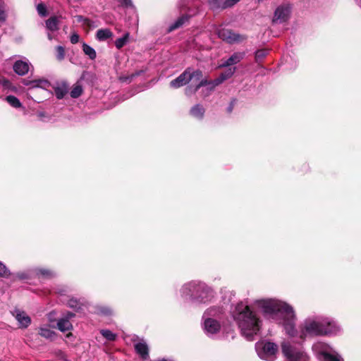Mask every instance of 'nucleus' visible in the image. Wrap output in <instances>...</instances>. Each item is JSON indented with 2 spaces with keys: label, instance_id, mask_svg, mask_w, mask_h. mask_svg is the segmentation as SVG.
Masks as SVG:
<instances>
[{
  "label": "nucleus",
  "instance_id": "f257e3e1",
  "mask_svg": "<svg viewBox=\"0 0 361 361\" xmlns=\"http://www.w3.org/2000/svg\"><path fill=\"white\" fill-rule=\"evenodd\" d=\"M256 303L265 314H276L282 317L286 333L292 337L295 336L296 331L294 328L295 316L292 307L274 299L259 300L256 301Z\"/></svg>",
  "mask_w": 361,
  "mask_h": 361
},
{
  "label": "nucleus",
  "instance_id": "f03ea898",
  "mask_svg": "<svg viewBox=\"0 0 361 361\" xmlns=\"http://www.w3.org/2000/svg\"><path fill=\"white\" fill-rule=\"evenodd\" d=\"M233 318L242 334L247 340H252L253 336L259 330V320L249 306L243 302L238 303L233 312Z\"/></svg>",
  "mask_w": 361,
  "mask_h": 361
},
{
  "label": "nucleus",
  "instance_id": "7ed1b4c3",
  "mask_svg": "<svg viewBox=\"0 0 361 361\" xmlns=\"http://www.w3.org/2000/svg\"><path fill=\"white\" fill-rule=\"evenodd\" d=\"M338 327L328 319H307L301 326L299 337L303 341L307 335L319 336L336 334Z\"/></svg>",
  "mask_w": 361,
  "mask_h": 361
},
{
  "label": "nucleus",
  "instance_id": "20e7f679",
  "mask_svg": "<svg viewBox=\"0 0 361 361\" xmlns=\"http://www.w3.org/2000/svg\"><path fill=\"white\" fill-rule=\"evenodd\" d=\"M182 296L198 302H207L213 298L212 290L201 282L192 281L181 288Z\"/></svg>",
  "mask_w": 361,
  "mask_h": 361
},
{
  "label": "nucleus",
  "instance_id": "39448f33",
  "mask_svg": "<svg viewBox=\"0 0 361 361\" xmlns=\"http://www.w3.org/2000/svg\"><path fill=\"white\" fill-rule=\"evenodd\" d=\"M281 350L288 361H307V355L300 344L295 345L293 342L283 341Z\"/></svg>",
  "mask_w": 361,
  "mask_h": 361
},
{
  "label": "nucleus",
  "instance_id": "423d86ee",
  "mask_svg": "<svg viewBox=\"0 0 361 361\" xmlns=\"http://www.w3.org/2000/svg\"><path fill=\"white\" fill-rule=\"evenodd\" d=\"M256 350L261 359L272 361L276 357L277 345L271 342H258L256 343Z\"/></svg>",
  "mask_w": 361,
  "mask_h": 361
},
{
  "label": "nucleus",
  "instance_id": "0eeeda50",
  "mask_svg": "<svg viewBox=\"0 0 361 361\" xmlns=\"http://www.w3.org/2000/svg\"><path fill=\"white\" fill-rule=\"evenodd\" d=\"M219 312V309L211 308L204 313V328L207 334H214L219 330V323L216 319L209 317L210 316H216Z\"/></svg>",
  "mask_w": 361,
  "mask_h": 361
},
{
  "label": "nucleus",
  "instance_id": "6e6552de",
  "mask_svg": "<svg viewBox=\"0 0 361 361\" xmlns=\"http://www.w3.org/2000/svg\"><path fill=\"white\" fill-rule=\"evenodd\" d=\"M322 348L320 353V360L322 361H343L341 357L336 353L329 349L327 346L322 343H318L314 345V348Z\"/></svg>",
  "mask_w": 361,
  "mask_h": 361
},
{
  "label": "nucleus",
  "instance_id": "1a4fd4ad",
  "mask_svg": "<svg viewBox=\"0 0 361 361\" xmlns=\"http://www.w3.org/2000/svg\"><path fill=\"white\" fill-rule=\"evenodd\" d=\"M290 7L288 5H281L279 6L273 18V22L275 23H282L286 21L290 16Z\"/></svg>",
  "mask_w": 361,
  "mask_h": 361
},
{
  "label": "nucleus",
  "instance_id": "9d476101",
  "mask_svg": "<svg viewBox=\"0 0 361 361\" xmlns=\"http://www.w3.org/2000/svg\"><path fill=\"white\" fill-rule=\"evenodd\" d=\"M218 35L222 40L230 44L238 42L243 39V37L240 35L228 29L222 28L219 30Z\"/></svg>",
  "mask_w": 361,
  "mask_h": 361
},
{
  "label": "nucleus",
  "instance_id": "9b49d317",
  "mask_svg": "<svg viewBox=\"0 0 361 361\" xmlns=\"http://www.w3.org/2000/svg\"><path fill=\"white\" fill-rule=\"evenodd\" d=\"M190 81V68H187L178 78L171 81L170 86L176 89L186 85Z\"/></svg>",
  "mask_w": 361,
  "mask_h": 361
},
{
  "label": "nucleus",
  "instance_id": "f8f14e48",
  "mask_svg": "<svg viewBox=\"0 0 361 361\" xmlns=\"http://www.w3.org/2000/svg\"><path fill=\"white\" fill-rule=\"evenodd\" d=\"M13 315L18 321L20 328H27L31 324L30 317L23 311L16 310L13 311Z\"/></svg>",
  "mask_w": 361,
  "mask_h": 361
},
{
  "label": "nucleus",
  "instance_id": "ddd939ff",
  "mask_svg": "<svg viewBox=\"0 0 361 361\" xmlns=\"http://www.w3.org/2000/svg\"><path fill=\"white\" fill-rule=\"evenodd\" d=\"M240 0H209L210 6L213 8H227L235 5Z\"/></svg>",
  "mask_w": 361,
  "mask_h": 361
},
{
  "label": "nucleus",
  "instance_id": "4468645a",
  "mask_svg": "<svg viewBox=\"0 0 361 361\" xmlns=\"http://www.w3.org/2000/svg\"><path fill=\"white\" fill-rule=\"evenodd\" d=\"M244 57V53L236 52L232 54L228 59L223 61L219 65L220 68L228 67L239 63Z\"/></svg>",
  "mask_w": 361,
  "mask_h": 361
},
{
  "label": "nucleus",
  "instance_id": "2eb2a0df",
  "mask_svg": "<svg viewBox=\"0 0 361 361\" xmlns=\"http://www.w3.org/2000/svg\"><path fill=\"white\" fill-rule=\"evenodd\" d=\"M236 68H229L226 71L222 73L217 78L212 80V88H214L215 87L218 86L219 85L221 84L224 80L230 78L235 72Z\"/></svg>",
  "mask_w": 361,
  "mask_h": 361
},
{
  "label": "nucleus",
  "instance_id": "dca6fc26",
  "mask_svg": "<svg viewBox=\"0 0 361 361\" xmlns=\"http://www.w3.org/2000/svg\"><path fill=\"white\" fill-rule=\"evenodd\" d=\"M13 70L17 74L24 75L29 71V63L27 61H17L13 65Z\"/></svg>",
  "mask_w": 361,
  "mask_h": 361
},
{
  "label": "nucleus",
  "instance_id": "f3484780",
  "mask_svg": "<svg viewBox=\"0 0 361 361\" xmlns=\"http://www.w3.org/2000/svg\"><path fill=\"white\" fill-rule=\"evenodd\" d=\"M208 85L209 92L212 91L214 88H212L213 84L212 81H208L207 80H200V82L195 86V88H192V87H188L185 90V93L188 95H190L192 93H195L197 92L200 87Z\"/></svg>",
  "mask_w": 361,
  "mask_h": 361
},
{
  "label": "nucleus",
  "instance_id": "a211bd4d",
  "mask_svg": "<svg viewBox=\"0 0 361 361\" xmlns=\"http://www.w3.org/2000/svg\"><path fill=\"white\" fill-rule=\"evenodd\" d=\"M24 85H30L31 87H41L43 89H47L50 86V83L47 80L39 79L35 80H24Z\"/></svg>",
  "mask_w": 361,
  "mask_h": 361
},
{
  "label": "nucleus",
  "instance_id": "6ab92c4d",
  "mask_svg": "<svg viewBox=\"0 0 361 361\" xmlns=\"http://www.w3.org/2000/svg\"><path fill=\"white\" fill-rule=\"evenodd\" d=\"M136 352L144 359L148 357V346L144 341H140L135 345Z\"/></svg>",
  "mask_w": 361,
  "mask_h": 361
},
{
  "label": "nucleus",
  "instance_id": "aec40b11",
  "mask_svg": "<svg viewBox=\"0 0 361 361\" xmlns=\"http://www.w3.org/2000/svg\"><path fill=\"white\" fill-rule=\"evenodd\" d=\"M59 18L52 16L46 21V27L50 31H56L59 29Z\"/></svg>",
  "mask_w": 361,
  "mask_h": 361
},
{
  "label": "nucleus",
  "instance_id": "412c9836",
  "mask_svg": "<svg viewBox=\"0 0 361 361\" xmlns=\"http://www.w3.org/2000/svg\"><path fill=\"white\" fill-rule=\"evenodd\" d=\"M113 36L112 32L109 29H99L97 31L96 37L99 41L106 40Z\"/></svg>",
  "mask_w": 361,
  "mask_h": 361
},
{
  "label": "nucleus",
  "instance_id": "4be33fe9",
  "mask_svg": "<svg viewBox=\"0 0 361 361\" xmlns=\"http://www.w3.org/2000/svg\"><path fill=\"white\" fill-rule=\"evenodd\" d=\"M57 326L61 331L65 332L72 328V324L68 318H61L59 319Z\"/></svg>",
  "mask_w": 361,
  "mask_h": 361
},
{
  "label": "nucleus",
  "instance_id": "5701e85b",
  "mask_svg": "<svg viewBox=\"0 0 361 361\" xmlns=\"http://www.w3.org/2000/svg\"><path fill=\"white\" fill-rule=\"evenodd\" d=\"M190 114L195 118H202L204 114V109L201 105L197 104L191 109Z\"/></svg>",
  "mask_w": 361,
  "mask_h": 361
},
{
  "label": "nucleus",
  "instance_id": "b1692460",
  "mask_svg": "<svg viewBox=\"0 0 361 361\" xmlns=\"http://www.w3.org/2000/svg\"><path fill=\"white\" fill-rule=\"evenodd\" d=\"M39 334L47 339H52L55 333L47 327L42 326L39 329Z\"/></svg>",
  "mask_w": 361,
  "mask_h": 361
},
{
  "label": "nucleus",
  "instance_id": "393cba45",
  "mask_svg": "<svg viewBox=\"0 0 361 361\" xmlns=\"http://www.w3.org/2000/svg\"><path fill=\"white\" fill-rule=\"evenodd\" d=\"M82 50L85 55L88 56L90 59L94 60L97 57L95 50L85 43L82 44Z\"/></svg>",
  "mask_w": 361,
  "mask_h": 361
},
{
  "label": "nucleus",
  "instance_id": "a878e982",
  "mask_svg": "<svg viewBox=\"0 0 361 361\" xmlns=\"http://www.w3.org/2000/svg\"><path fill=\"white\" fill-rule=\"evenodd\" d=\"M129 33L126 32L122 37L118 38L115 41V46L118 49H121L123 46H125L128 42L129 39Z\"/></svg>",
  "mask_w": 361,
  "mask_h": 361
},
{
  "label": "nucleus",
  "instance_id": "bb28decb",
  "mask_svg": "<svg viewBox=\"0 0 361 361\" xmlns=\"http://www.w3.org/2000/svg\"><path fill=\"white\" fill-rule=\"evenodd\" d=\"M188 20V17L183 16L180 17L174 23L170 25L169 28V31L171 32L184 24V23Z\"/></svg>",
  "mask_w": 361,
  "mask_h": 361
},
{
  "label": "nucleus",
  "instance_id": "cd10ccee",
  "mask_svg": "<svg viewBox=\"0 0 361 361\" xmlns=\"http://www.w3.org/2000/svg\"><path fill=\"white\" fill-rule=\"evenodd\" d=\"M5 99L11 106L14 108H19L21 106L20 100L15 96H7Z\"/></svg>",
  "mask_w": 361,
  "mask_h": 361
},
{
  "label": "nucleus",
  "instance_id": "c85d7f7f",
  "mask_svg": "<svg viewBox=\"0 0 361 361\" xmlns=\"http://www.w3.org/2000/svg\"><path fill=\"white\" fill-rule=\"evenodd\" d=\"M56 97L59 99H62L67 93V87L66 85L58 86L54 88Z\"/></svg>",
  "mask_w": 361,
  "mask_h": 361
},
{
  "label": "nucleus",
  "instance_id": "c756f323",
  "mask_svg": "<svg viewBox=\"0 0 361 361\" xmlns=\"http://www.w3.org/2000/svg\"><path fill=\"white\" fill-rule=\"evenodd\" d=\"M82 92V87L78 85H75L71 92V97L72 98H78L81 95Z\"/></svg>",
  "mask_w": 361,
  "mask_h": 361
},
{
  "label": "nucleus",
  "instance_id": "7c9ffc66",
  "mask_svg": "<svg viewBox=\"0 0 361 361\" xmlns=\"http://www.w3.org/2000/svg\"><path fill=\"white\" fill-rule=\"evenodd\" d=\"M101 334L108 341H114L116 338V335L109 330H102Z\"/></svg>",
  "mask_w": 361,
  "mask_h": 361
},
{
  "label": "nucleus",
  "instance_id": "2f4dec72",
  "mask_svg": "<svg viewBox=\"0 0 361 361\" xmlns=\"http://www.w3.org/2000/svg\"><path fill=\"white\" fill-rule=\"evenodd\" d=\"M202 78V72L200 70H196L195 71H193L192 73H191L190 71V80L192 79H195L196 80H200Z\"/></svg>",
  "mask_w": 361,
  "mask_h": 361
},
{
  "label": "nucleus",
  "instance_id": "473e14b6",
  "mask_svg": "<svg viewBox=\"0 0 361 361\" xmlns=\"http://www.w3.org/2000/svg\"><path fill=\"white\" fill-rule=\"evenodd\" d=\"M10 275V271L7 267L1 262H0V276L8 277Z\"/></svg>",
  "mask_w": 361,
  "mask_h": 361
},
{
  "label": "nucleus",
  "instance_id": "72a5a7b5",
  "mask_svg": "<svg viewBox=\"0 0 361 361\" xmlns=\"http://www.w3.org/2000/svg\"><path fill=\"white\" fill-rule=\"evenodd\" d=\"M65 51L63 47L58 46L56 47V58L58 60L61 61L64 59Z\"/></svg>",
  "mask_w": 361,
  "mask_h": 361
},
{
  "label": "nucleus",
  "instance_id": "f704fd0d",
  "mask_svg": "<svg viewBox=\"0 0 361 361\" xmlns=\"http://www.w3.org/2000/svg\"><path fill=\"white\" fill-rule=\"evenodd\" d=\"M37 10L38 13L42 16H47V8L44 4H39L37 6Z\"/></svg>",
  "mask_w": 361,
  "mask_h": 361
},
{
  "label": "nucleus",
  "instance_id": "c9c22d12",
  "mask_svg": "<svg viewBox=\"0 0 361 361\" xmlns=\"http://www.w3.org/2000/svg\"><path fill=\"white\" fill-rule=\"evenodd\" d=\"M6 20V13L4 11V4L0 1V25Z\"/></svg>",
  "mask_w": 361,
  "mask_h": 361
},
{
  "label": "nucleus",
  "instance_id": "e433bc0d",
  "mask_svg": "<svg viewBox=\"0 0 361 361\" xmlns=\"http://www.w3.org/2000/svg\"><path fill=\"white\" fill-rule=\"evenodd\" d=\"M267 53L268 52L267 50H264V49L257 50L255 52L256 60L258 61V60L262 59L263 58H264L267 56Z\"/></svg>",
  "mask_w": 361,
  "mask_h": 361
},
{
  "label": "nucleus",
  "instance_id": "4c0bfd02",
  "mask_svg": "<svg viewBox=\"0 0 361 361\" xmlns=\"http://www.w3.org/2000/svg\"><path fill=\"white\" fill-rule=\"evenodd\" d=\"M75 18L78 23H82L84 25H85L87 26L90 25L91 22L88 18H86L83 17L82 16H76Z\"/></svg>",
  "mask_w": 361,
  "mask_h": 361
},
{
  "label": "nucleus",
  "instance_id": "58836bf2",
  "mask_svg": "<svg viewBox=\"0 0 361 361\" xmlns=\"http://www.w3.org/2000/svg\"><path fill=\"white\" fill-rule=\"evenodd\" d=\"M0 85H2L6 89H10L11 84V82L4 78H0Z\"/></svg>",
  "mask_w": 361,
  "mask_h": 361
},
{
  "label": "nucleus",
  "instance_id": "ea45409f",
  "mask_svg": "<svg viewBox=\"0 0 361 361\" xmlns=\"http://www.w3.org/2000/svg\"><path fill=\"white\" fill-rule=\"evenodd\" d=\"M80 37L77 33H73L71 36V42L76 44L79 42Z\"/></svg>",
  "mask_w": 361,
  "mask_h": 361
},
{
  "label": "nucleus",
  "instance_id": "a19ab883",
  "mask_svg": "<svg viewBox=\"0 0 361 361\" xmlns=\"http://www.w3.org/2000/svg\"><path fill=\"white\" fill-rule=\"evenodd\" d=\"M121 4L125 7H133V4L131 0H121Z\"/></svg>",
  "mask_w": 361,
  "mask_h": 361
},
{
  "label": "nucleus",
  "instance_id": "79ce46f5",
  "mask_svg": "<svg viewBox=\"0 0 361 361\" xmlns=\"http://www.w3.org/2000/svg\"><path fill=\"white\" fill-rule=\"evenodd\" d=\"M40 273L42 276H52V273L50 271L46 270V269H42L40 270Z\"/></svg>",
  "mask_w": 361,
  "mask_h": 361
},
{
  "label": "nucleus",
  "instance_id": "37998d69",
  "mask_svg": "<svg viewBox=\"0 0 361 361\" xmlns=\"http://www.w3.org/2000/svg\"><path fill=\"white\" fill-rule=\"evenodd\" d=\"M69 306L71 307H76L77 301L74 300H71L68 303Z\"/></svg>",
  "mask_w": 361,
  "mask_h": 361
},
{
  "label": "nucleus",
  "instance_id": "c03bdc74",
  "mask_svg": "<svg viewBox=\"0 0 361 361\" xmlns=\"http://www.w3.org/2000/svg\"><path fill=\"white\" fill-rule=\"evenodd\" d=\"M74 316V314L72 312H68L64 318H68L69 320L71 318H72Z\"/></svg>",
  "mask_w": 361,
  "mask_h": 361
},
{
  "label": "nucleus",
  "instance_id": "a18cd8bd",
  "mask_svg": "<svg viewBox=\"0 0 361 361\" xmlns=\"http://www.w3.org/2000/svg\"><path fill=\"white\" fill-rule=\"evenodd\" d=\"M102 312L104 314H109L111 313V310L108 308H106L105 310L102 311Z\"/></svg>",
  "mask_w": 361,
  "mask_h": 361
},
{
  "label": "nucleus",
  "instance_id": "49530a36",
  "mask_svg": "<svg viewBox=\"0 0 361 361\" xmlns=\"http://www.w3.org/2000/svg\"><path fill=\"white\" fill-rule=\"evenodd\" d=\"M121 80H123V81H126V80H127V78H121Z\"/></svg>",
  "mask_w": 361,
  "mask_h": 361
},
{
  "label": "nucleus",
  "instance_id": "de8ad7c7",
  "mask_svg": "<svg viewBox=\"0 0 361 361\" xmlns=\"http://www.w3.org/2000/svg\"><path fill=\"white\" fill-rule=\"evenodd\" d=\"M48 37H49V39H51V36L50 34L48 35Z\"/></svg>",
  "mask_w": 361,
  "mask_h": 361
},
{
  "label": "nucleus",
  "instance_id": "09e8293b",
  "mask_svg": "<svg viewBox=\"0 0 361 361\" xmlns=\"http://www.w3.org/2000/svg\"><path fill=\"white\" fill-rule=\"evenodd\" d=\"M231 110H232V106H230V107L228 108V111H231Z\"/></svg>",
  "mask_w": 361,
  "mask_h": 361
},
{
  "label": "nucleus",
  "instance_id": "8fccbe9b",
  "mask_svg": "<svg viewBox=\"0 0 361 361\" xmlns=\"http://www.w3.org/2000/svg\"><path fill=\"white\" fill-rule=\"evenodd\" d=\"M161 361H167V360H161Z\"/></svg>",
  "mask_w": 361,
  "mask_h": 361
}]
</instances>
